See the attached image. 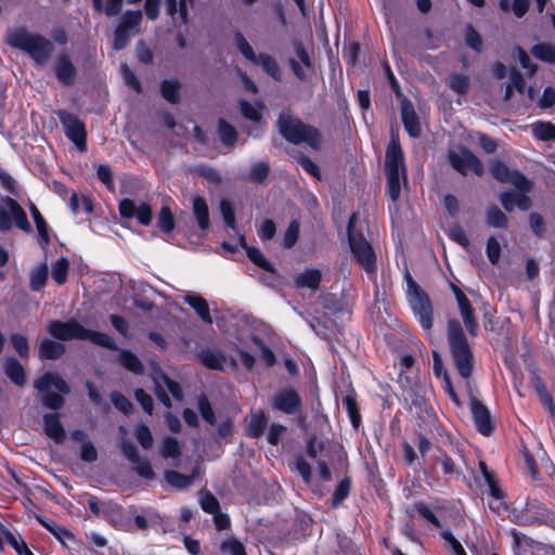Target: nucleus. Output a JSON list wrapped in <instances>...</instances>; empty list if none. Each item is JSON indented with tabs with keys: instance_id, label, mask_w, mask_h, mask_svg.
Wrapping results in <instances>:
<instances>
[{
	"instance_id": "nucleus-1",
	"label": "nucleus",
	"mask_w": 555,
	"mask_h": 555,
	"mask_svg": "<svg viewBox=\"0 0 555 555\" xmlns=\"http://www.w3.org/2000/svg\"><path fill=\"white\" fill-rule=\"evenodd\" d=\"M5 41L12 48L27 53L38 64L46 63L53 51V43L49 39L25 27L8 30Z\"/></svg>"
},
{
	"instance_id": "nucleus-2",
	"label": "nucleus",
	"mask_w": 555,
	"mask_h": 555,
	"mask_svg": "<svg viewBox=\"0 0 555 555\" xmlns=\"http://www.w3.org/2000/svg\"><path fill=\"white\" fill-rule=\"evenodd\" d=\"M48 332L51 336L60 340L87 339L96 346L105 347L111 350L117 349L116 344L109 335L88 330L74 319L66 322L57 320L51 321L48 325Z\"/></svg>"
},
{
	"instance_id": "nucleus-3",
	"label": "nucleus",
	"mask_w": 555,
	"mask_h": 555,
	"mask_svg": "<svg viewBox=\"0 0 555 555\" xmlns=\"http://www.w3.org/2000/svg\"><path fill=\"white\" fill-rule=\"evenodd\" d=\"M385 172L387 177V192L391 201L400 197L401 181L406 184V171L400 143L395 135L387 145L385 154Z\"/></svg>"
},
{
	"instance_id": "nucleus-4",
	"label": "nucleus",
	"mask_w": 555,
	"mask_h": 555,
	"mask_svg": "<svg viewBox=\"0 0 555 555\" xmlns=\"http://www.w3.org/2000/svg\"><path fill=\"white\" fill-rule=\"evenodd\" d=\"M448 341L459 374L468 378L473 372V353L459 321L448 323Z\"/></svg>"
},
{
	"instance_id": "nucleus-5",
	"label": "nucleus",
	"mask_w": 555,
	"mask_h": 555,
	"mask_svg": "<svg viewBox=\"0 0 555 555\" xmlns=\"http://www.w3.org/2000/svg\"><path fill=\"white\" fill-rule=\"evenodd\" d=\"M278 122L281 134L287 141L296 144L307 143L314 150L320 147L321 134L317 128L286 114L281 115Z\"/></svg>"
},
{
	"instance_id": "nucleus-6",
	"label": "nucleus",
	"mask_w": 555,
	"mask_h": 555,
	"mask_svg": "<svg viewBox=\"0 0 555 555\" xmlns=\"http://www.w3.org/2000/svg\"><path fill=\"white\" fill-rule=\"evenodd\" d=\"M34 387L42 393L43 405L51 410L62 408L64 404L62 395H67L70 391L67 383L59 374L51 372L39 377Z\"/></svg>"
},
{
	"instance_id": "nucleus-7",
	"label": "nucleus",
	"mask_w": 555,
	"mask_h": 555,
	"mask_svg": "<svg viewBox=\"0 0 555 555\" xmlns=\"http://www.w3.org/2000/svg\"><path fill=\"white\" fill-rule=\"evenodd\" d=\"M406 279V296L409 305L421 323L422 327L429 331L433 327V306L428 295L408 273Z\"/></svg>"
},
{
	"instance_id": "nucleus-8",
	"label": "nucleus",
	"mask_w": 555,
	"mask_h": 555,
	"mask_svg": "<svg viewBox=\"0 0 555 555\" xmlns=\"http://www.w3.org/2000/svg\"><path fill=\"white\" fill-rule=\"evenodd\" d=\"M356 220V216L352 215L348 222V240L350 249L357 260V262L369 273L374 272L376 270V256L375 253L367 241H365L361 235H356L352 233L353 222Z\"/></svg>"
},
{
	"instance_id": "nucleus-9",
	"label": "nucleus",
	"mask_w": 555,
	"mask_h": 555,
	"mask_svg": "<svg viewBox=\"0 0 555 555\" xmlns=\"http://www.w3.org/2000/svg\"><path fill=\"white\" fill-rule=\"evenodd\" d=\"M2 203L9 208L12 218L8 210L0 205V231H8L12 228V219L15 221L17 228L26 233L31 232V225L27 219L26 212L21 205L12 197L5 196L2 198Z\"/></svg>"
},
{
	"instance_id": "nucleus-10",
	"label": "nucleus",
	"mask_w": 555,
	"mask_h": 555,
	"mask_svg": "<svg viewBox=\"0 0 555 555\" xmlns=\"http://www.w3.org/2000/svg\"><path fill=\"white\" fill-rule=\"evenodd\" d=\"M448 159L451 166L464 176L469 171H473L477 176H481L483 173V166L481 162L465 147L450 151Z\"/></svg>"
},
{
	"instance_id": "nucleus-11",
	"label": "nucleus",
	"mask_w": 555,
	"mask_h": 555,
	"mask_svg": "<svg viewBox=\"0 0 555 555\" xmlns=\"http://www.w3.org/2000/svg\"><path fill=\"white\" fill-rule=\"evenodd\" d=\"M60 121L66 137L80 150H86L87 131L85 124L74 114L65 111L59 112Z\"/></svg>"
},
{
	"instance_id": "nucleus-12",
	"label": "nucleus",
	"mask_w": 555,
	"mask_h": 555,
	"mask_svg": "<svg viewBox=\"0 0 555 555\" xmlns=\"http://www.w3.org/2000/svg\"><path fill=\"white\" fill-rule=\"evenodd\" d=\"M119 212L124 218L135 217L143 225H149L152 221V208L146 203L135 205L130 198H124L119 203Z\"/></svg>"
},
{
	"instance_id": "nucleus-13",
	"label": "nucleus",
	"mask_w": 555,
	"mask_h": 555,
	"mask_svg": "<svg viewBox=\"0 0 555 555\" xmlns=\"http://www.w3.org/2000/svg\"><path fill=\"white\" fill-rule=\"evenodd\" d=\"M155 387L158 400L168 409L171 408V401L164 387L167 388L175 399L182 400L183 398L180 385L163 373L155 377Z\"/></svg>"
},
{
	"instance_id": "nucleus-14",
	"label": "nucleus",
	"mask_w": 555,
	"mask_h": 555,
	"mask_svg": "<svg viewBox=\"0 0 555 555\" xmlns=\"http://www.w3.org/2000/svg\"><path fill=\"white\" fill-rule=\"evenodd\" d=\"M273 408L286 414H295L301 408V399L292 388L280 390L273 398Z\"/></svg>"
},
{
	"instance_id": "nucleus-15",
	"label": "nucleus",
	"mask_w": 555,
	"mask_h": 555,
	"mask_svg": "<svg viewBox=\"0 0 555 555\" xmlns=\"http://www.w3.org/2000/svg\"><path fill=\"white\" fill-rule=\"evenodd\" d=\"M400 111L401 120L406 132L412 138H418L422 132L420 119L412 102L406 96H402L400 101Z\"/></svg>"
},
{
	"instance_id": "nucleus-16",
	"label": "nucleus",
	"mask_w": 555,
	"mask_h": 555,
	"mask_svg": "<svg viewBox=\"0 0 555 555\" xmlns=\"http://www.w3.org/2000/svg\"><path fill=\"white\" fill-rule=\"evenodd\" d=\"M470 411L478 431L485 436H489L493 430V425L487 406L476 398H472Z\"/></svg>"
},
{
	"instance_id": "nucleus-17",
	"label": "nucleus",
	"mask_w": 555,
	"mask_h": 555,
	"mask_svg": "<svg viewBox=\"0 0 555 555\" xmlns=\"http://www.w3.org/2000/svg\"><path fill=\"white\" fill-rule=\"evenodd\" d=\"M321 279L322 273L320 270L314 268H307L294 276V284L298 288H309L315 292L319 289Z\"/></svg>"
},
{
	"instance_id": "nucleus-18",
	"label": "nucleus",
	"mask_w": 555,
	"mask_h": 555,
	"mask_svg": "<svg viewBox=\"0 0 555 555\" xmlns=\"http://www.w3.org/2000/svg\"><path fill=\"white\" fill-rule=\"evenodd\" d=\"M499 199L506 211H512L515 207L520 210H528L531 207V199L524 193L503 192Z\"/></svg>"
},
{
	"instance_id": "nucleus-19",
	"label": "nucleus",
	"mask_w": 555,
	"mask_h": 555,
	"mask_svg": "<svg viewBox=\"0 0 555 555\" xmlns=\"http://www.w3.org/2000/svg\"><path fill=\"white\" fill-rule=\"evenodd\" d=\"M55 75L65 86H70L74 82L76 77V67L68 55L62 54L59 56L55 66Z\"/></svg>"
},
{
	"instance_id": "nucleus-20",
	"label": "nucleus",
	"mask_w": 555,
	"mask_h": 555,
	"mask_svg": "<svg viewBox=\"0 0 555 555\" xmlns=\"http://www.w3.org/2000/svg\"><path fill=\"white\" fill-rule=\"evenodd\" d=\"M295 53L298 57V60L292 59L289 60V65L295 74V76L300 79H306V73L304 70V66L311 67V61L310 57L306 51V49L302 47L301 43H295Z\"/></svg>"
},
{
	"instance_id": "nucleus-21",
	"label": "nucleus",
	"mask_w": 555,
	"mask_h": 555,
	"mask_svg": "<svg viewBox=\"0 0 555 555\" xmlns=\"http://www.w3.org/2000/svg\"><path fill=\"white\" fill-rule=\"evenodd\" d=\"M184 302L191 306L203 322L212 324L209 306L207 300L198 294H190L184 296Z\"/></svg>"
},
{
	"instance_id": "nucleus-22",
	"label": "nucleus",
	"mask_w": 555,
	"mask_h": 555,
	"mask_svg": "<svg viewBox=\"0 0 555 555\" xmlns=\"http://www.w3.org/2000/svg\"><path fill=\"white\" fill-rule=\"evenodd\" d=\"M4 373L16 386H24L26 375L23 365L13 357H9L4 361Z\"/></svg>"
},
{
	"instance_id": "nucleus-23",
	"label": "nucleus",
	"mask_w": 555,
	"mask_h": 555,
	"mask_svg": "<svg viewBox=\"0 0 555 555\" xmlns=\"http://www.w3.org/2000/svg\"><path fill=\"white\" fill-rule=\"evenodd\" d=\"M46 434L55 442H62L65 438V431L60 423L57 414H46L43 416Z\"/></svg>"
},
{
	"instance_id": "nucleus-24",
	"label": "nucleus",
	"mask_w": 555,
	"mask_h": 555,
	"mask_svg": "<svg viewBox=\"0 0 555 555\" xmlns=\"http://www.w3.org/2000/svg\"><path fill=\"white\" fill-rule=\"evenodd\" d=\"M65 352V346L62 343L42 339L39 345V356L42 359L55 360L61 358Z\"/></svg>"
},
{
	"instance_id": "nucleus-25",
	"label": "nucleus",
	"mask_w": 555,
	"mask_h": 555,
	"mask_svg": "<svg viewBox=\"0 0 555 555\" xmlns=\"http://www.w3.org/2000/svg\"><path fill=\"white\" fill-rule=\"evenodd\" d=\"M192 208L198 227L204 231L207 230L209 227V212L206 201L202 196H195L192 201Z\"/></svg>"
},
{
	"instance_id": "nucleus-26",
	"label": "nucleus",
	"mask_w": 555,
	"mask_h": 555,
	"mask_svg": "<svg viewBox=\"0 0 555 555\" xmlns=\"http://www.w3.org/2000/svg\"><path fill=\"white\" fill-rule=\"evenodd\" d=\"M49 275V268L47 262L39 264L33 269L29 275V287L34 292L42 289L47 283Z\"/></svg>"
},
{
	"instance_id": "nucleus-27",
	"label": "nucleus",
	"mask_w": 555,
	"mask_h": 555,
	"mask_svg": "<svg viewBox=\"0 0 555 555\" xmlns=\"http://www.w3.org/2000/svg\"><path fill=\"white\" fill-rule=\"evenodd\" d=\"M256 65L262 67V69L275 80L281 79L280 67L274 57L267 53H260L257 55L256 61L253 62Z\"/></svg>"
},
{
	"instance_id": "nucleus-28",
	"label": "nucleus",
	"mask_w": 555,
	"mask_h": 555,
	"mask_svg": "<svg viewBox=\"0 0 555 555\" xmlns=\"http://www.w3.org/2000/svg\"><path fill=\"white\" fill-rule=\"evenodd\" d=\"M4 542L10 544L18 555H23L28 550L27 544L21 537L13 534L3 526L2 529H0V546H2Z\"/></svg>"
},
{
	"instance_id": "nucleus-29",
	"label": "nucleus",
	"mask_w": 555,
	"mask_h": 555,
	"mask_svg": "<svg viewBox=\"0 0 555 555\" xmlns=\"http://www.w3.org/2000/svg\"><path fill=\"white\" fill-rule=\"evenodd\" d=\"M29 210H30L31 217L35 221L37 231L39 233L41 244L48 245L50 243V236H49L48 224H47L46 220L43 219L39 209L37 208V206L34 203L29 204Z\"/></svg>"
},
{
	"instance_id": "nucleus-30",
	"label": "nucleus",
	"mask_w": 555,
	"mask_h": 555,
	"mask_svg": "<svg viewBox=\"0 0 555 555\" xmlns=\"http://www.w3.org/2000/svg\"><path fill=\"white\" fill-rule=\"evenodd\" d=\"M343 404L348 412L352 426L358 428L361 423V415L357 405L356 392L353 390H349L346 393L343 399Z\"/></svg>"
},
{
	"instance_id": "nucleus-31",
	"label": "nucleus",
	"mask_w": 555,
	"mask_h": 555,
	"mask_svg": "<svg viewBox=\"0 0 555 555\" xmlns=\"http://www.w3.org/2000/svg\"><path fill=\"white\" fill-rule=\"evenodd\" d=\"M241 244L246 249L247 257L250 261L268 272H274L273 266L267 260L259 248L247 246L243 238L241 240Z\"/></svg>"
},
{
	"instance_id": "nucleus-32",
	"label": "nucleus",
	"mask_w": 555,
	"mask_h": 555,
	"mask_svg": "<svg viewBox=\"0 0 555 555\" xmlns=\"http://www.w3.org/2000/svg\"><path fill=\"white\" fill-rule=\"evenodd\" d=\"M119 363L128 371L134 374L143 373V364L140 359L128 350H122L119 353Z\"/></svg>"
},
{
	"instance_id": "nucleus-33",
	"label": "nucleus",
	"mask_w": 555,
	"mask_h": 555,
	"mask_svg": "<svg viewBox=\"0 0 555 555\" xmlns=\"http://www.w3.org/2000/svg\"><path fill=\"white\" fill-rule=\"evenodd\" d=\"M459 309L468 333L473 336H476L478 332V323L474 317V310L470 306V302L464 300V305H462V308Z\"/></svg>"
},
{
	"instance_id": "nucleus-34",
	"label": "nucleus",
	"mask_w": 555,
	"mask_h": 555,
	"mask_svg": "<svg viewBox=\"0 0 555 555\" xmlns=\"http://www.w3.org/2000/svg\"><path fill=\"white\" fill-rule=\"evenodd\" d=\"M486 217L487 223L491 227L503 229L507 225V217L495 205H491L487 208Z\"/></svg>"
},
{
	"instance_id": "nucleus-35",
	"label": "nucleus",
	"mask_w": 555,
	"mask_h": 555,
	"mask_svg": "<svg viewBox=\"0 0 555 555\" xmlns=\"http://www.w3.org/2000/svg\"><path fill=\"white\" fill-rule=\"evenodd\" d=\"M531 54L546 63H555V47L548 43H538L531 48Z\"/></svg>"
},
{
	"instance_id": "nucleus-36",
	"label": "nucleus",
	"mask_w": 555,
	"mask_h": 555,
	"mask_svg": "<svg viewBox=\"0 0 555 555\" xmlns=\"http://www.w3.org/2000/svg\"><path fill=\"white\" fill-rule=\"evenodd\" d=\"M218 132L220 140L227 146H232L237 140V131L225 120L221 119L218 124Z\"/></svg>"
},
{
	"instance_id": "nucleus-37",
	"label": "nucleus",
	"mask_w": 555,
	"mask_h": 555,
	"mask_svg": "<svg viewBox=\"0 0 555 555\" xmlns=\"http://www.w3.org/2000/svg\"><path fill=\"white\" fill-rule=\"evenodd\" d=\"M193 475H182L176 470H167L165 473L166 481L179 489L188 488L193 483Z\"/></svg>"
},
{
	"instance_id": "nucleus-38",
	"label": "nucleus",
	"mask_w": 555,
	"mask_h": 555,
	"mask_svg": "<svg viewBox=\"0 0 555 555\" xmlns=\"http://www.w3.org/2000/svg\"><path fill=\"white\" fill-rule=\"evenodd\" d=\"M479 468H480V473L485 479V482L489 489L490 495L496 500L501 499L502 491L496 486L493 474L488 469V467L483 461L479 462Z\"/></svg>"
},
{
	"instance_id": "nucleus-39",
	"label": "nucleus",
	"mask_w": 555,
	"mask_h": 555,
	"mask_svg": "<svg viewBox=\"0 0 555 555\" xmlns=\"http://www.w3.org/2000/svg\"><path fill=\"white\" fill-rule=\"evenodd\" d=\"M160 89L163 96L168 102L176 104L180 101V83L177 80H165Z\"/></svg>"
},
{
	"instance_id": "nucleus-40",
	"label": "nucleus",
	"mask_w": 555,
	"mask_h": 555,
	"mask_svg": "<svg viewBox=\"0 0 555 555\" xmlns=\"http://www.w3.org/2000/svg\"><path fill=\"white\" fill-rule=\"evenodd\" d=\"M69 269V261L62 257L52 267V279L57 285H62L67 280V273Z\"/></svg>"
},
{
	"instance_id": "nucleus-41",
	"label": "nucleus",
	"mask_w": 555,
	"mask_h": 555,
	"mask_svg": "<svg viewBox=\"0 0 555 555\" xmlns=\"http://www.w3.org/2000/svg\"><path fill=\"white\" fill-rule=\"evenodd\" d=\"M194 0H179V9H177V0H166L167 13L170 16H173L177 11H179V15L181 22L183 24L188 23V4H193Z\"/></svg>"
},
{
	"instance_id": "nucleus-42",
	"label": "nucleus",
	"mask_w": 555,
	"mask_h": 555,
	"mask_svg": "<svg viewBox=\"0 0 555 555\" xmlns=\"http://www.w3.org/2000/svg\"><path fill=\"white\" fill-rule=\"evenodd\" d=\"M37 520L62 543L65 542V539L73 538V535L64 527L57 525L54 521H47L40 516H37Z\"/></svg>"
},
{
	"instance_id": "nucleus-43",
	"label": "nucleus",
	"mask_w": 555,
	"mask_h": 555,
	"mask_svg": "<svg viewBox=\"0 0 555 555\" xmlns=\"http://www.w3.org/2000/svg\"><path fill=\"white\" fill-rule=\"evenodd\" d=\"M532 133L539 140H555V126L550 122H535L532 125Z\"/></svg>"
},
{
	"instance_id": "nucleus-44",
	"label": "nucleus",
	"mask_w": 555,
	"mask_h": 555,
	"mask_svg": "<svg viewBox=\"0 0 555 555\" xmlns=\"http://www.w3.org/2000/svg\"><path fill=\"white\" fill-rule=\"evenodd\" d=\"M201 362L208 369L219 370L222 367L223 357L211 350H205L199 353Z\"/></svg>"
},
{
	"instance_id": "nucleus-45",
	"label": "nucleus",
	"mask_w": 555,
	"mask_h": 555,
	"mask_svg": "<svg viewBox=\"0 0 555 555\" xmlns=\"http://www.w3.org/2000/svg\"><path fill=\"white\" fill-rule=\"evenodd\" d=\"M450 88L457 94H465L469 89V79L463 74H452L448 78Z\"/></svg>"
},
{
	"instance_id": "nucleus-46",
	"label": "nucleus",
	"mask_w": 555,
	"mask_h": 555,
	"mask_svg": "<svg viewBox=\"0 0 555 555\" xmlns=\"http://www.w3.org/2000/svg\"><path fill=\"white\" fill-rule=\"evenodd\" d=\"M160 454L163 457H178L181 454V449L178 440L172 437H166L163 440Z\"/></svg>"
},
{
	"instance_id": "nucleus-47",
	"label": "nucleus",
	"mask_w": 555,
	"mask_h": 555,
	"mask_svg": "<svg viewBox=\"0 0 555 555\" xmlns=\"http://www.w3.org/2000/svg\"><path fill=\"white\" fill-rule=\"evenodd\" d=\"M199 503L202 508L209 514H216L219 512V502L209 491L199 492Z\"/></svg>"
},
{
	"instance_id": "nucleus-48",
	"label": "nucleus",
	"mask_w": 555,
	"mask_h": 555,
	"mask_svg": "<svg viewBox=\"0 0 555 555\" xmlns=\"http://www.w3.org/2000/svg\"><path fill=\"white\" fill-rule=\"evenodd\" d=\"M267 427V417L263 413L256 414L251 417L248 426V433L251 437H259Z\"/></svg>"
},
{
	"instance_id": "nucleus-49",
	"label": "nucleus",
	"mask_w": 555,
	"mask_h": 555,
	"mask_svg": "<svg viewBox=\"0 0 555 555\" xmlns=\"http://www.w3.org/2000/svg\"><path fill=\"white\" fill-rule=\"evenodd\" d=\"M263 106L260 104L253 105L247 101H241V112L242 115L253 121L258 122L261 119V112Z\"/></svg>"
},
{
	"instance_id": "nucleus-50",
	"label": "nucleus",
	"mask_w": 555,
	"mask_h": 555,
	"mask_svg": "<svg viewBox=\"0 0 555 555\" xmlns=\"http://www.w3.org/2000/svg\"><path fill=\"white\" fill-rule=\"evenodd\" d=\"M158 227L164 232H170L175 228V219L172 212L168 206H163L158 216Z\"/></svg>"
},
{
	"instance_id": "nucleus-51",
	"label": "nucleus",
	"mask_w": 555,
	"mask_h": 555,
	"mask_svg": "<svg viewBox=\"0 0 555 555\" xmlns=\"http://www.w3.org/2000/svg\"><path fill=\"white\" fill-rule=\"evenodd\" d=\"M235 44L237 50L251 63L256 61L257 54L254 52L251 46L241 33L235 34Z\"/></svg>"
},
{
	"instance_id": "nucleus-52",
	"label": "nucleus",
	"mask_w": 555,
	"mask_h": 555,
	"mask_svg": "<svg viewBox=\"0 0 555 555\" xmlns=\"http://www.w3.org/2000/svg\"><path fill=\"white\" fill-rule=\"evenodd\" d=\"M10 343L12 344L14 350L22 358H28L29 346H28V340L25 336H23L21 334H12L10 336Z\"/></svg>"
},
{
	"instance_id": "nucleus-53",
	"label": "nucleus",
	"mask_w": 555,
	"mask_h": 555,
	"mask_svg": "<svg viewBox=\"0 0 555 555\" xmlns=\"http://www.w3.org/2000/svg\"><path fill=\"white\" fill-rule=\"evenodd\" d=\"M135 438L143 449H151L153 446V436L149 427L144 424H140L135 428Z\"/></svg>"
},
{
	"instance_id": "nucleus-54",
	"label": "nucleus",
	"mask_w": 555,
	"mask_h": 555,
	"mask_svg": "<svg viewBox=\"0 0 555 555\" xmlns=\"http://www.w3.org/2000/svg\"><path fill=\"white\" fill-rule=\"evenodd\" d=\"M142 20V12L141 11H127L119 23V27H122L125 29H132L137 27Z\"/></svg>"
},
{
	"instance_id": "nucleus-55",
	"label": "nucleus",
	"mask_w": 555,
	"mask_h": 555,
	"mask_svg": "<svg viewBox=\"0 0 555 555\" xmlns=\"http://www.w3.org/2000/svg\"><path fill=\"white\" fill-rule=\"evenodd\" d=\"M507 182L512 183L519 191L518 193L526 194L532 188L531 182L518 171H514Z\"/></svg>"
},
{
	"instance_id": "nucleus-56",
	"label": "nucleus",
	"mask_w": 555,
	"mask_h": 555,
	"mask_svg": "<svg viewBox=\"0 0 555 555\" xmlns=\"http://www.w3.org/2000/svg\"><path fill=\"white\" fill-rule=\"evenodd\" d=\"M298 235H299V223L297 220H293L291 221V223L288 224L285 233H284V246L286 248H291L293 247L297 240H298Z\"/></svg>"
},
{
	"instance_id": "nucleus-57",
	"label": "nucleus",
	"mask_w": 555,
	"mask_h": 555,
	"mask_svg": "<svg viewBox=\"0 0 555 555\" xmlns=\"http://www.w3.org/2000/svg\"><path fill=\"white\" fill-rule=\"evenodd\" d=\"M220 210L223 217V220L228 227L231 229L235 228V215L232 207V204L229 199L222 198L220 201Z\"/></svg>"
},
{
	"instance_id": "nucleus-58",
	"label": "nucleus",
	"mask_w": 555,
	"mask_h": 555,
	"mask_svg": "<svg viewBox=\"0 0 555 555\" xmlns=\"http://www.w3.org/2000/svg\"><path fill=\"white\" fill-rule=\"evenodd\" d=\"M490 170L493 177L500 182H507L513 173L504 163L499 160L492 163Z\"/></svg>"
},
{
	"instance_id": "nucleus-59",
	"label": "nucleus",
	"mask_w": 555,
	"mask_h": 555,
	"mask_svg": "<svg viewBox=\"0 0 555 555\" xmlns=\"http://www.w3.org/2000/svg\"><path fill=\"white\" fill-rule=\"evenodd\" d=\"M350 490V482L348 479H343L338 486L336 487L333 498H332V504L333 506H337L340 504L349 494Z\"/></svg>"
},
{
	"instance_id": "nucleus-60",
	"label": "nucleus",
	"mask_w": 555,
	"mask_h": 555,
	"mask_svg": "<svg viewBox=\"0 0 555 555\" xmlns=\"http://www.w3.org/2000/svg\"><path fill=\"white\" fill-rule=\"evenodd\" d=\"M96 177L103 184H105V186L109 191L114 190L115 185H114L113 172H112V169L109 166L99 165V167L96 169Z\"/></svg>"
},
{
	"instance_id": "nucleus-61",
	"label": "nucleus",
	"mask_w": 555,
	"mask_h": 555,
	"mask_svg": "<svg viewBox=\"0 0 555 555\" xmlns=\"http://www.w3.org/2000/svg\"><path fill=\"white\" fill-rule=\"evenodd\" d=\"M487 256L492 264H496L501 255V246L494 236H490L487 241Z\"/></svg>"
},
{
	"instance_id": "nucleus-62",
	"label": "nucleus",
	"mask_w": 555,
	"mask_h": 555,
	"mask_svg": "<svg viewBox=\"0 0 555 555\" xmlns=\"http://www.w3.org/2000/svg\"><path fill=\"white\" fill-rule=\"evenodd\" d=\"M269 173V166L267 163L260 162L253 165L249 172V180L254 182H260L267 178Z\"/></svg>"
},
{
	"instance_id": "nucleus-63",
	"label": "nucleus",
	"mask_w": 555,
	"mask_h": 555,
	"mask_svg": "<svg viewBox=\"0 0 555 555\" xmlns=\"http://www.w3.org/2000/svg\"><path fill=\"white\" fill-rule=\"evenodd\" d=\"M529 224L532 230V232L539 236L542 237L545 233V222L543 217L538 212H531L529 216Z\"/></svg>"
},
{
	"instance_id": "nucleus-64",
	"label": "nucleus",
	"mask_w": 555,
	"mask_h": 555,
	"mask_svg": "<svg viewBox=\"0 0 555 555\" xmlns=\"http://www.w3.org/2000/svg\"><path fill=\"white\" fill-rule=\"evenodd\" d=\"M465 41L468 47L479 52L482 47V39L480 35L472 27L467 26L465 34Z\"/></svg>"
}]
</instances>
